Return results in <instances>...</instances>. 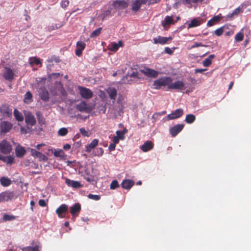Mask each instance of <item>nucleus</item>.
Returning a JSON list of instances; mask_svg holds the SVG:
<instances>
[{"label":"nucleus","instance_id":"nucleus-54","mask_svg":"<svg viewBox=\"0 0 251 251\" xmlns=\"http://www.w3.org/2000/svg\"><path fill=\"white\" fill-rule=\"evenodd\" d=\"M199 47H207V46L202 44V43H201L195 42L194 43V44L192 46L191 48L193 49V48H197Z\"/></svg>","mask_w":251,"mask_h":251},{"label":"nucleus","instance_id":"nucleus-8","mask_svg":"<svg viewBox=\"0 0 251 251\" xmlns=\"http://www.w3.org/2000/svg\"><path fill=\"white\" fill-rule=\"evenodd\" d=\"M141 72L146 76L150 77L155 78L159 75V72L153 69L146 68L141 70Z\"/></svg>","mask_w":251,"mask_h":251},{"label":"nucleus","instance_id":"nucleus-7","mask_svg":"<svg viewBox=\"0 0 251 251\" xmlns=\"http://www.w3.org/2000/svg\"><path fill=\"white\" fill-rule=\"evenodd\" d=\"M183 114V109L179 108L176 109L174 112H173L167 116L168 120H171L177 119L181 117Z\"/></svg>","mask_w":251,"mask_h":251},{"label":"nucleus","instance_id":"nucleus-12","mask_svg":"<svg viewBox=\"0 0 251 251\" xmlns=\"http://www.w3.org/2000/svg\"><path fill=\"white\" fill-rule=\"evenodd\" d=\"M184 125L183 124H177L171 127L170 130V133L172 136L175 137L178 133H179L183 128Z\"/></svg>","mask_w":251,"mask_h":251},{"label":"nucleus","instance_id":"nucleus-11","mask_svg":"<svg viewBox=\"0 0 251 251\" xmlns=\"http://www.w3.org/2000/svg\"><path fill=\"white\" fill-rule=\"evenodd\" d=\"M112 6L118 9H124L127 7L128 3L125 0H117L113 1Z\"/></svg>","mask_w":251,"mask_h":251},{"label":"nucleus","instance_id":"nucleus-17","mask_svg":"<svg viewBox=\"0 0 251 251\" xmlns=\"http://www.w3.org/2000/svg\"><path fill=\"white\" fill-rule=\"evenodd\" d=\"M106 91L111 100H116L117 95V91L116 88L108 87L106 90Z\"/></svg>","mask_w":251,"mask_h":251},{"label":"nucleus","instance_id":"nucleus-16","mask_svg":"<svg viewBox=\"0 0 251 251\" xmlns=\"http://www.w3.org/2000/svg\"><path fill=\"white\" fill-rule=\"evenodd\" d=\"M172 40L171 37H165L159 36L157 37L153 38V41L154 44H159L161 45H164L166 44L169 41Z\"/></svg>","mask_w":251,"mask_h":251},{"label":"nucleus","instance_id":"nucleus-55","mask_svg":"<svg viewBox=\"0 0 251 251\" xmlns=\"http://www.w3.org/2000/svg\"><path fill=\"white\" fill-rule=\"evenodd\" d=\"M30 152L32 156L35 158V157L37 156V155L38 154L39 151H38L34 149H30Z\"/></svg>","mask_w":251,"mask_h":251},{"label":"nucleus","instance_id":"nucleus-19","mask_svg":"<svg viewBox=\"0 0 251 251\" xmlns=\"http://www.w3.org/2000/svg\"><path fill=\"white\" fill-rule=\"evenodd\" d=\"M99 140L97 139H94L90 144L86 146L85 151L90 153L93 149L95 148L98 145Z\"/></svg>","mask_w":251,"mask_h":251},{"label":"nucleus","instance_id":"nucleus-43","mask_svg":"<svg viewBox=\"0 0 251 251\" xmlns=\"http://www.w3.org/2000/svg\"><path fill=\"white\" fill-rule=\"evenodd\" d=\"M68 132L67 128L65 127H62L60 128L58 131V134L61 136H65Z\"/></svg>","mask_w":251,"mask_h":251},{"label":"nucleus","instance_id":"nucleus-10","mask_svg":"<svg viewBox=\"0 0 251 251\" xmlns=\"http://www.w3.org/2000/svg\"><path fill=\"white\" fill-rule=\"evenodd\" d=\"M14 74L11 69L8 67H4L2 76L7 80H11L14 78Z\"/></svg>","mask_w":251,"mask_h":251},{"label":"nucleus","instance_id":"nucleus-30","mask_svg":"<svg viewBox=\"0 0 251 251\" xmlns=\"http://www.w3.org/2000/svg\"><path fill=\"white\" fill-rule=\"evenodd\" d=\"M202 23L201 20H198L196 19H193L188 24V28H193L200 25Z\"/></svg>","mask_w":251,"mask_h":251},{"label":"nucleus","instance_id":"nucleus-28","mask_svg":"<svg viewBox=\"0 0 251 251\" xmlns=\"http://www.w3.org/2000/svg\"><path fill=\"white\" fill-rule=\"evenodd\" d=\"M32 95L31 93L28 91L26 92L24 96V101L26 103H29L32 101Z\"/></svg>","mask_w":251,"mask_h":251},{"label":"nucleus","instance_id":"nucleus-5","mask_svg":"<svg viewBox=\"0 0 251 251\" xmlns=\"http://www.w3.org/2000/svg\"><path fill=\"white\" fill-rule=\"evenodd\" d=\"M148 0H134L131 4V10L137 12L143 4H145Z\"/></svg>","mask_w":251,"mask_h":251},{"label":"nucleus","instance_id":"nucleus-23","mask_svg":"<svg viewBox=\"0 0 251 251\" xmlns=\"http://www.w3.org/2000/svg\"><path fill=\"white\" fill-rule=\"evenodd\" d=\"M26 152L24 148L18 146L15 149V154L17 157H22L24 156Z\"/></svg>","mask_w":251,"mask_h":251},{"label":"nucleus","instance_id":"nucleus-46","mask_svg":"<svg viewBox=\"0 0 251 251\" xmlns=\"http://www.w3.org/2000/svg\"><path fill=\"white\" fill-rule=\"evenodd\" d=\"M88 198L90 199L94 200H95V201H99L100 199V195H93V194H89L88 195Z\"/></svg>","mask_w":251,"mask_h":251},{"label":"nucleus","instance_id":"nucleus-41","mask_svg":"<svg viewBox=\"0 0 251 251\" xmlns=\"http://www.w3.org/2000/svg\"><path fill=\"white\" fill-rule=\"evenodd\" d=\"M35 158H38L40 161H47L48 160V157L40 152H39Z\"/></svg>","mask_w":251,"mask_h":251},{"label":"nucleus","instance_id":"nucleus-26","mask_svg":"<svg viewBox=\"0 0 251 251\" xmlns=\"http://www.w3.org/2000/svg\"><path fill=\"white\" fill-rule=\"evenodd\" d=\"M220 20V17L216 15L214 16L212 19L209 20L207 24V26H211L215 25Z\"/></svg>","mask_w":251,"mask_h":251},{"label":"nucleus","instance_id":"nucleus-3","mask_svg":"<svg viewBox=\"0 0 251 251\" xmlns=\"http://www.w3.org/2000/svg\"><path fill=\"white\" fill-rule=\"evenodd\" d=\"M12 149V146L6 140H3L0 142V151L2 153L9 154Z\"/></svg>","mask_w":251,"mask_h":251},{"label":"nucleus","instance_id":"nucleus-48","mask_svg":"<svg viewBox=\"0 0 251 251\" xmlns=\"http://www.w3.org/2000/svg\"><path fill=\"white\" fill-rule=\"evenodd\" d=\"M116 136L121 140H123L125 138V135L120 130H117L116 132Z\"/></svg>","mask_w":251,"mask_h":251},{"label":"nucleus","instance_id":"nucleus-33","mask_svg":"<svg viewBox=\"0 0 251 251\" xmlns=\"http://www.w3.org/2000/svg\"><path fill=\"white\" fill-rule=\"evenodd\" d=\"M196 120V117L193 114H188L185 117V121L188 124L193 123Z\"/></svg>","mask_w":251,"mask_h":251},{"label":"nucleus","instance_id":"nucleus-36","mask_svg":"<svg viewBox=\"0 0 251 251\" xmlns=\"http://www.w3.org/2000/svg\"><path fill=\"white\" fill-rule=\"evenodd\" d=\"M23 251H40L39 247L36 245L35 247L28 246L22 249Z\"/></svg>","mask_w":251,"mask_h":251},{"label":"nucleus","instance_id":"nucleus-37","mask_svg":"<svg viewBox=\"0 0 251 251\" xmlns=\"http://www.w3.org/2000/svg\"><path fill=\"white\" fill-rule=\"evenodd\" d=\"M51 151L55 157H59L61 158L64 157V152L62 150H55L54 151L51 150Z\"/></svg>","mask_w":251,"mask_h":251},{"label":"nucleus","instance_id":"nucleus-24","mask_svg":"<svg viewBox=\"0 0 251 251\" xmlns=\"http://www.w3.org/2000/svg\"><path fill=\"white\" fill-rule=\"evenodd\" d=\"M40 97L42 100L45 102L49 100V93L45 88L43 89L42 92L40 94Z\"/></svg>","mask_w":251,"mask_h":251},{"label":"nucleus","instance_id":"nucleus-2","mask_svg":"<svg viewBox=\"0 0 251 251\" xmlns=\"http://www.w3.org/2000/svg\"><path fill=\"white\" fill-rule=\"evenodd\" d=\"M78 89L82 98L85 99H90L92 98L93 93L90 89L82 86H78Z\"/></svg>","mask_w":251,"mask_h":251},{"label":"nucleus","instance_id":"nucleus-59","mask_svg":"<svg viewBox=\"0 0 251 251\" xmlns=\"http://www.w3.org/2000/svg\"><path fill=\"white\" fill-rule=\"evenodd\" d=\"M97 155L98 156H101L103 154V150L101 148H99L97 149Z\"/></svg>","mask_w":251,"mask_h":251},{"label":"nucleus","instance_id":"nucleus-29","mask_svg":"<svg viewBox=\"0 0 251 251\" xmlns=\"http://www.w3.org/2000/svg\"><path fill=\"white\" fill-rule=\"evenodd\" d=\"M215 55L211 54L207 58H206L202 62V64L204 67L209 66L212 63V60L215 57Z\"/></svg>","mask_w":251,"mask_h":251},{"label":"nucleus","instance_id":"nucleus-56","mask_svg":"<svg viewBox=\"0 0 251 251\" xmlns=\"http://www.w3.org/2000/svg\"><path fill=\"white\" fill-rule=\"evenodd\" d=\"M82 187V185L79 181H75L74 182L73 187L74 188H79Z\"/></svg>","mask_w":251,"mask_h":251},{"label":"nucleus","instance_id":"nucleus-21","mask_svg":"<svg viewBox=\"0 0 251 251\" xmlns=\"http://www.w3.org/2000/svg\"><path fill=\"white\" fill-rule=\"evenodd\" d=\"M76 109L80 112H86L88 111L89 108L87 103L85 101H81L76 105Z\"/></svg>","mask_w":251,"mask_h":251},{"label":"nucleus","instance_id":"nucleus-18","mask_svg":"<svg viewBox=\"0 0 251 251\" xmlns=\"http://www.w3.org/2000/svg\"><path fill=\"white\" fill-rule=\"evenodd\" d=\"M153 143L151 141H148L145 142L142 146L140 147V149L144 152H147L153 148Z\"/></svg>","mask_w":251,"mask_h":251},{"label":"nucleus","instance_id":"nucleus-15","mask_svg":"<svg viewBox=\"0 0 251 251\" xmlns=\"http://www.w3.org/2000/svg\"><path fill=\"white\" fill-rule=\"evenodd\" d=\"M0 132L1 133H7L10 131L12 127V125L9 122L3 121L0 124Z\"/></svg>","mask_w":251,"mask_h":251},{"label":"nucleus","instance_id":"nucleus-53","mask_svg":"<svg viewBox=\"0 0 251 251\" xmlns=\"http://www.w3.org/2000/svg\"><path fill=\"white\" fill-rule=\"evenodd\" d=\"M36 115L37 116L39 123L40 124L44 123V119H43L42 115L40 114V113L39 112H37Z\"/></svg>","mask_w":251,"mask_h":251},{"label":"nucleus","instance_id":"nucleus-35","mask_svg":"<svg viewBox=\"0 0 251 251\" xmlns=\"http://www.w3.org/2000/svg\"><path fill=\"white\" fill-rule=\"evenodd\" d=\"M244 39V33L243 29H242L239 32L237 33L235 36V41L236 42H241Z\"/></svg>","mask_w":251,"mask_h":251},{"label":"nucleus","instance_id":"nucleus-47","mask_svg":"<svg viewBox=\"0 0 251 251\" xmlns=\"http://www.w3.org/2000/svg\"><path fill=\"white\" fill-rule=\"evenodd\" d=\"M111 14V10H107L104 11L101 14L102 20H104L107 17H108Z\"/></svg>","mask_w":251,"mask_h":251},{"label":"nucleus","instance_id":"nucleus-31","mask_svg":"<svg viewBox=\"0 0 251 251\" xmlns=\"http://www.w3.org/2000/svg\"><path fill=\"white\" fill-rule=\"evenodd\" d=\"M14 116L16 120L19 122H22L24 120V117L22 114L17 109H15L14 110Z\"/></svg>","mask_w":251,"mask_h":251},{"label":"nucleus","instance_id":"nucleus-61","mask_svg":"<svg viewBox=\"0 0 251 251\" xmlns=\"http://www.w3.org/2000/svg\"><path fill=\"white\" fill-rule=\"evenodd\" d=\"M39 204L41 206L45 207L47 204L45 200L41 199L39 201Z\"/></svg>","mask_w":251,"mask_h":251},{"label":"nucleus","instance_id":"nucleus-27","mask_svg":"<svg viewBox=\"0 0 251 251\" xmlns=\"http://www.w3.org/2000/svg\"><path fill=\"white\" fill-rule=\"evenodd\" d=\"M0 182L2 186L7 187L11 184V181L9 178L3 176L0 178Z\"/></svg>","mask_w":251,"mask_h":251},{"label":"nucleus","instance_id":"nucleus-9","mask_svg":"<svg viewBox=\"0 0 251 251\" xmlns=\"http://www.w3.org/2000/svg\"><path fill=\"white\" fill-rule=\"evenodd\" d=\"M169 89H179L184 90L185 89V84L182 81H176L174 83L169 84Z\"/></svg>","mask_w":251,"mask_h":251},{"label":"nucleus","instance_id":"nucleus-63","mask_svg":"<svg viewBox=\"0 0 251 251\" xmlns=\"http://www.w3.org/2000/svg\"><path fill=\"white\" fill-rule=\"evenodd\" d=\"M165 51L166 53L169 54H172L173 52V51L169 47H166L165 48Z\"/></svg>","mask_w":251,"mask_h":251},{"label":"nucleus","instance_id":"nucleus-60","mask_svg":"<svg viewBox=\"0 0 251 251\" xmlns=\"http://www.w3.org/2000/svg\"><path fill=\"white\" fill-rule=\"evenodd\" d=\"M84 178L89 182L94 181V178L93 176H84Z\"/></svg>","mask_w":251,"mask_h":251},{"label":"nucleus","instance_id":"nucleus-39","mask_svg":"<svg viewBox=\"0 0 251 251\" xmlns=\"http://www.w3.org/2000/svg\"><path fill=\"white\" fill-rule=\"evenodd\" d=\"M102 30L101 27H99L97 28V29L93 31L91 34H90V37L91 38H94L98 36L101 33V31Z\"/></svg>","mask_w":251,"mask_h":251},{"label":"nucleus","instance_id":"nucleus-34","mask_svg":"<svg viewBox=\"0 0 251 251\" xmlns=\"http://www.w3.org/2000/svg\"><path fill=\"white\" fill-rule=\"evenodd\" d=\"M29 63L31 66L34 64L39 65L41 63L40 58L36 57H30L29 59Z\"/></svg>","mask_w":251,"mask_h":251},{"label":"nucleus","instance_id":"nucleus-49","mask_svg":"<svg viewBox=\"0 0 251 251\" xmlns=\"http://www.w3.org/2000/svg\"><path fill=\"white\" fill-rule=\"evenodd\" d=\"M79 131L83 136H84V137L89 136L88 132L84 127L80 128L79 129Z\"/></svg>","mask_w":251,"mask_h":251},{"label":"nucleus","instance_id":"nucleus-1","mask_svg":"<svg viewBox=\"0 0 251 251\" xmlns=\"http://www.w3.org/2000/svg\"><path fill=\"white\" fill-rule=\"evenodd\" d=\"M173 81L172 77L170 76H163L154 81L153 86L155 89H160L163 86H167Z\"/></svg>","mask_w":251,"mask_h":251},{"label":"nucleus","instance_id":"nucleus-40","mask_svg":"<svg viewBox=\"0 0 251 251\" xmlns=\"http://www.w3.org/2000/svg\"><path fill=\"white\" fill-rule=\"evenodd\" d=\"M118 44L115 42H112L109 45V49L112 51H116L119 49Z\"/></svg>","mask_w":251,"mask_h":251},{"label":"nucleus","instance_id":"nucleus-14","mask_svg":"<svg viewBox=\"0 0 251 251\" xmlns=\"http://www.w3.org/2000/svg\"><path fill=\"white\" fill-rule=\"evenodd\" d=\"M25 122L27 125L32 126L36 124V119L31 113L28 112L25 115Z\"/></svg>","mask_w":251,"mask_h":251},{"label":"nucleus","instance_id":"nucleus-52","mask_svg":"<svg viewBox=\"0 0 251 251\" xmlns=\"http://www.w3.org/2000/svg\"><path fill=\"white\" fill-rule=\"evenodd\" d=\"M74 180H72L69 178H66L65 179V183L68 186H70V187H73V185H74Z\"/></svg>","mask_w":251,"mask_h":251},{"label":"nucleus","instance_id":"nucleus-58","mask_svg":"<svg viewBox=\"0 0 251 251\" xmlns=\"http://www.w3.org/2000/svg\"><path fill=\"white\" fill-rule=\"evenodd\" d=\"M69 4V1L68 0H64L62 1L61 6L62 8L66 7Z\"/></svg>","mask_w":251,"mask_h":251},{"label":"nucleus","instance_id":"nucleus-45","mask_svg":"<svg viewBox=\"0 0 251 251\" xmlns=\"http://www.w3.org/2000/svg\"><path fill=\"white\" fill-rule=\"evenodd\" d=\"M120 185L118 183V182L117 180H113L110 185V188L111 190L115 189L118 187H119Z\"/></svg>","mask_w":251,"mask_h":251},{"label":"nucleus","instance_id":"nucleus-13","mask_svg":"<svg viewBox=\"0 0 251 251\" xmlns=\"http://www.w3.org/2000/svg\"><path fill=\"white\" fill-rule=\"evenodd\" d=\"M0 112L4 116L10 117L12 116V109L7 104H3L0 108Z\"/></svg>","mask_w":251,"mask_h":251},{"label":"nucleus","instance_id":"nucleus-4","mask_svg":"<svg viewBox=\"0 0 251 251\" xmlns=\"http://www.w3.org/2000/svg\"><path fill=\"white\" fill-rule=\"evenodd\" d=\"M4 201H8L16 198L14 192L10 191H5L0 193Z\"/></svg>","mask_w":251,"mask_h":251},{"label":"nucleus","instance_id":"nucleus-42","mask_svg":"<svg viewBox=\"0 0 251 251\" xmlns=\"http://www.w3.org/2000/svg\"><path fill=\"white\" fill-rule=\"evenodd\" d=\"M16 217L14 215H10L8 214H4L3 216V220L4 221H10L16 219Z\"/></svg>","mask_w":251,"mask_h":251},{"label":"nucleus","instance_id":"nucleus-51","mask_svg":"<svg viewBox=\"0 0 251 251\" xmlns=\"http://www.w3.org/2000/svg\"><path fill=\"white\" fill-rule=\"evenodd\" d=\"M165 21L166 24L171 25L173 23V19L172 17L167 16L165 18Z\"/></svg>","mask_w":251,"mask_h":251},{"label":"nucleus","instance_id":"nucleus-57","mask_svg":"<svg viewBox=\"0 0 251 251\" xmlns=\"http://www.w3.org/2000/svg\"><path fill=\"white\" fill-rule=\"evenodd\" d=\"M51 61H54L56 63H58L60 62V59L58 56H52L50 58Z\"/></svg>","mask_w":251,"mask_h":251},{"label":"nucleus","instance_id":"nucleus-22","mask_svg":"<svg viewBox=\"0 0 251 251\" xmlns=\"http://www.w3.org/2000/svg\"><path fill=\"white\" fill-rule=\"evenodd\" d=\"M81 210L80 204L75 203L73 206L70 207V212L72 215H77Z\"/></svg>","mask_w":251,"mask_h":251},{"label":"nucleus","instance_id":"nucleus-25","mask_svg":"<svg viewBox=\"0 0 251 251\" xmlns=\"http://www.w3.org/2000/svg\"><path fill=\"white\" fill-rule=\"evenodd\" d=\"M63 25L64 24L62 22L52 24V25H49L47 27V30L49 32H50L52 30L61 28Z\"/></svg>","mask_w":251,"mask_h":251},{"label":"nucleus","instance_id":"nucleus-62","mask_svg":"<svg viewBox=\"0 0 251 251\" xmlns=\"http://www.w3.org/2000/svg\"><path fill=\"white\" fill-rule=\"evenodd\" d=\"M116 144L114 143H111L108 147V149L110 151H113L115 149Z\"/></svg>","mask_w":251,"mask_h":251},{"label":"nucleus","instance_id":"nucleus-6","mask_svg":"<svg viewBox=\"0 0 251 251\" xmlns=\"http://www.w3.org/2000/svg\"><path fill=\"white\" fill-rule=\"evenodd\" d=\"M68 210V205L65 204H62L56 209V213L59 218H63L65 217Z\"/></svg>","mask_w":251,"mask_h":251},{"label":"nucleus","instance_id":"nucleus-38","mask_svg":"<svg viewBox=\"0 0 251 251\" xmlns=\"http://www.w3.org/2000/svg\"><path fill=\"white\" fill-rule=\"evenodd\" d=\"M242 7L240 6L236 8L231 13L229 14L228 15V17L229 18H232L234 16H237L241 11Z\"/></svg>","mask_w":251,"mask_h":251},{"label":"nucleus","instance_id":"nucleus-64","mask_svg":"<svg viewBox=\"0 0 251 251\" xmlns=\"http://www.w3.org/2000/svg\"><path fill=\"white\" fill-rule=\"evenodd\" d=\"M119 140L120 139L116 136H114L112 139L113 143L116 145L119 143Z\"/></svg>","mask_w":251,"mask_h":251},{"label":"nucleus","instance_id":"nucleus-50","mask_svg":"<svg viewBox=\"0 0 251 251\" xmlns=\"http://www.w3.org/2000/svg\"><path fill=\"white\" fill-rule=\"evenodd\" d=\"M224 27H221L218 29H217L215 31V34L218 36H220L222 35L224 32Z\"/></svg>","mask_w":251,"mask_h":251},{"label":"nucleus","instance_id":"nucleus-32","mask_svg":"<svg viewBox=\"0 0 251 251\" xmlns=\"http://www.w3.org/2000/svg\"><path fill=\"white\" fill-rule=\"evenodd\" d=\"M1 160L7 164H12L13 163L14 158L12 156L9 155L7 156H3Z\"/></svg>","mask_w":251,"mask_h":251},{"label":"nucleus","instance_id":"nucleus-44","mask_svg":"<svg viewBox=\"0 0 251 251\" xmlns=\"http://www.w3.org/2000/svg\"><path fill=\"white\" fill-rule=\"evenodd\" d=\"M86 47V44L82 41H78L76 43V49L84 50Z\"/></svg>","mask_w":251,"mask_h":251},{"label":"nucleus","instance_id":"nucleus-20","mask_svg":"<svg viewBox=\"0 0 251 251\" xmlns=\"http://www.w3.org/2000/svg\"><path fill=\"white\" fill-rule=\"evenodd\" d=\"M134 184V182L133 180L129 179H124L123 180L121 186L125 189H130Z\"/></svg>","mask_w":251,"mask_h":251}]
</instances>
